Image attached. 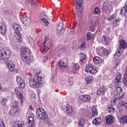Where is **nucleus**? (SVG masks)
Listing matches in <instances>:
<instances>
[{"label": "nucleus", "mask_w": 127, "mask_h": 127, "mask_svg": "<svg viewBox=\"0 0 127 127\" xmlns=\"http://www.w3.org/2000/svg\"><path fill=\"white\" fill-rule=\"evenodd\" d=\"M92 116L91 118H96L98 116V110L96 108H92Z\"/></svg>", "instance_id": "nucleus-28"}, {"label": "nucleus", "mask_w": 127, "mask_h": 127, "mask_svg": "<svg viewBox=\"0 0 127 127\" xmlns=\"http://www.w3.org/2000/svg\"><path fill=\"white\" fill-rule=\"evenodd\" d=\"M124 7V10H125V11L127 12V1H126Z\"/></svg>", "instance_id": "nucleus-59"}, {"label": "nucleus", "mask_w": 127, "mask_h": 127, "mask_svg": "<svg viewBox=\"0 0 127 127\" xmlns=\"http://www.w3.org/2000/svg\"><path fill=\"white\" fill-rule=\"evenodd\" d=\"M78 127H84V126H85V119H81L80 120H79L78 122Z\"/></svg>", "instance_id": "nucleus-35"}, {"label": "nucleus", "mask_w": 127, "mask_h": 127, "mask_svg": "<svg viewBox=\"0 0 127 127\" xmlns=\"http://www.w3.org/2000/svg\"><path fill=\"white\" fill-rule=\"evenodd\" d=\"M13 108L12 110L16 113L19 112V107H18V102H13L12 105Z\"/></svg>", "instance_id": "nucleus-14"}, {"label": "nucleus", "mask_w": 127, "mask_h": 127, "mask_svg": "<svg viewBox=\"0 0 127 127\" xmlns=\"http://www.w3.org/2000/svg\"><path fill=\"white\" fill-rule=\"evenodd\" d=\"M86 47H87V43H86V42H83L81 43V44L79 46V49L82 51L84 50V49H86Z\"/></svg>", "instance_id": "nucleus-34"}, {"label": "nucleus", "mask_w": 127, "mask_h": 127, "mask_svg": "<svg viewBox=\"0 0 127 127\" xmlns=\"http://www.w3.org/2000/svg\"><path fill=\"white\" fill-rule=\"evenodd\" d=\"M94 67L92 64H87L85 67V72L89 73L92 68Z\"/></svg>", "instance_id": "nucleus-31"}, {"label": "nucleus", "mask_w": 127, "mask_h": 127, "mask_svg": "<svg viewBox=\"0 0 127 127\" xmlns=\"http://www.w3.org/2000/svg\"><path fill=\"white\" fill-rule=\"evenodd\" d=\"M121 73L118 72L116 77L115 79V84H120L122 81V78L121 77Z\"/></svg>", "instance_id": "nucleus-19"}, {"label": "nucleus", "mask_w": 127, "mask_h": 127, "mask_svg": "<svg viewBox=\"0 0 127 127\" xmlns=\"http://www.w3.org/2000/svg\"><path fill=\"white\" fill-rule=\"evenodd\" d=\"M72 67L74 70H75V71H77V70H79V64H73L72 65Z\"/></svg>", "instance_id": "nucleus-46"}, {"label": "nucleus", "mask_w": 127, "mask_h": 127, "mask_svg": "<svg viewBox=\"0 0 127 127\" xmlns=\"http://www.w3.org/2000/svg\"><path fill=\"white\" fill-rule=\"evenodd\" d=\"M61 50H62V52H63V49H62Z\"/></svg>", "instance_id": "nucleus-64"}, {"label": "nucleus", "mask_w": 127, "mask_h": 127, "mask_svg": "<svg viewBox=\"0 0 127 127\" xmlns=\"http://www.w3.org/2000/svg\"><path fill=\"white\" fill-rule=\"evenodd\" d=\"M37 117L38 119H40L41 121H43L44 122H46L48 120V115L46 113L37 115Z\"/></svg>", "instance_id": "nucleus-11"}, {"label": "nucleus", "mask_w": 127, "mask_h": 127, "mask_svg": "<svg viewBox=\"0 0 127 127\" xmlns=\"http://www.w3.org/2000/svg\"><path fill=\"white\" fill-rule=\"evenodd\" d=\"M0 126L1 127H5V125L4 124L2 119H0Z\"/></svg>", "instance_id": "nucleus-50"}, {"label": "nucleus", "mask_w": 127, "mask_h": 127, "mask_svg": "<svg viewBox=\"0 0 127 127\" xmlns=\"http://www.w3.org/2000/svg\"><path fill=\"white\" fill-rule=\"evenodd\" d=\"M48 60V57H45L44 58V62H45V61H47Z\"/></svg>", "instance_id": "nucleus-61"}, {"label": "nucleus", "mask_w": 127, "mask_h": 127, "mask_svg": "<svg viewBox=\"0 0 127 127\" xmlns=\"http://www.w3.org/2000/svg\"><path fill=\"white\" fill-rule=\"evenodd\" d=\"M28 41L30 43H32V42H33L34 40L32 38H29V39H28Z\"/></svg>", "instance_id": "nucleus-60"}, {"label": "nucleus", "mask_w": 127, "mask_h": 127, "mask_svg": "<svg viewBox=\"0 0 127 127\" xmlns=\"http://www.w3.org/2000/svg\"><path fill=\"white\" fill-rule=\"evenodd\" d=\"M65 61H66V59H64L63 61L60 60L59 61V66L60 68L67 67V63Z\"/></svg>", "instance_id": "nucleus-15"}, {"label": "nucleus", "mask_w": 127, "mask_h": 127, "mask_svg": "<svg viewBox=\"0 0 127 127\" xmlns=\"http://www.w3.org/2000/svg\"><path fill=\"white\" fill-rule=\"evenodd\" d=\"M97 72H98V70H97V69L95 68V66H93L91 68V70L90 71L89 73L93 75L94 74H96Z\"/></svg>", "instance_id": "nucleus-39"}, {"label": "nucleus", "mask_w": 127, "mask_h": 127, "mask_svg": "<svg viewBox=\"0 0 127 127\" xmlns=\"http://www.w3.org/2000/svg\"><path fill=\"white\" fill-rule=\"evenodd\" d=\"M43 83H44V75L39 73L35 74L34 78L29 80V84L31 88H34L35 87L41 88Z\"/></svg>", "instance_id": "nucleus-2"}, {"label": "nucleus", "mask_w": 127, "mask_h": 127, "mask_svg": "<svg viewBox=\"0 0 127 127\" xmlns=\"http://www.w3.org/2000/svg\"><path fill=\"white\" fill-rule=\"evenodd\" d=\"M16 81L18 84L20 83H21V82H22V80H21V78H20V77L18 76V77H17Z\"/></svg>", "instance_id": "nucleus-54"}, {"label": "nucleus", "mask_w": 127, "mask_h": 127, "mask_svg": "<svg viewBox=\"0 0 127 127\" xmlns=\"http://www.w3.org/2000/svg\"><path fill=\"white\" fill-rule=\"evenodd\" d=\"M101 39L104 44H105V45H108V43H109V40H108V38H107L106 36H103Z\"/></svg>", "instance_id": "nucleus-33"}, {"label": "nucleus", "mask_w": 127, "mask_h": 127, "mask_svg": "<svg viewBox=\"0 0 127 127\" xmlns=\"http://www.w3.org/2000/svg\"><path fill=\"white\" fill-rule=\"evenodd\" d=\"M64 26L62 23H60L57 27V34L59 36H62L64 32H65V29L63 28Z\"/></svg>", "instance_id": "nucleus-5"}, {"label": "nucleus", "mask_w": 127, "mask_h": 127, "mask_svg": "<svg viewBox=\"0 0 127 127\" xmlns=\"http://www.w3.org/2000/svg\"><path fill=\"white\" fill-rule=\"evenodd\" d=\"M119 103H121V105L124 107L125 109H127V103L124 101H120Z\"/></svg>", "instance_id": "nucleus-42"}, {"label": "nucleus", "mask_w": 127, "mask_h": 127, "mask_svg": "<svg viewBox=\"0 0 127 127\" xmlns=\"http://www.w3.org/2000/svg\"><path fill=\"white\" fill-rule=\"evenodd\" d=\"M14 114H15V113L12 109H11L9 112V116H12V115H14Z\"/></svg>", "instance_id": "nucleus-56"}, {"label": "nucleus", "mask_w": 127, "mask_h": 127, "mask_svg": "<svg viewBox=\"0 0 127 127\" xmlns=\"http://www.w3.org/2000/svg\"><path fill=\"white\" fill-rule=\"evenodd\" d=\"M13 127H24V122L20 121L14 123Z\"/></svg>", "instance_id": "nucleus-18"}, {"label": "nucleus", "mask_w": 127, "mask_h": 127, "mask_svg": "<svg viewBox=\"0 0 127 127\" xmlns=\"http://www.w3.org/2000/svg\"><path fill=\"white\" fill-rule=\"evenodd\" d=\"M76 3L78 6H81L83 4V0H76Z\"/></svg>", "instance_id": "nucleus-44"}, {"label": "nucleus", "mask_w": 127, "mask_h": 127, "mask_svg": "<svg viewBox=\"0 0 127 127\" xmlns=\"http://www.w3.org/2000/svg\"><path fill=\"white\" fill-rule=\"evenodd\" d=\"M2 88L1 86H0V91H1Z\"/></svg>", "instance_id": "nucleus-63"}, {"label": "nucleus", "mask_w": 127, "mask_h": 127, "mask_svg": "<svg viewBox=\"0 0 127 127\" xmlns=\"http://www.w3.org/2000/svg\"><path fill=\"white\" fill-rule=\"evenodd\" d=\"M15 36L18 40L22 41V35H21L20 32H15Z\"/></svg>", "instance_id": "nucleus-26"}, {"label": "nucleus", "mask_w": 127, "mask_h": 127, "mask_svg": "<svg viewBox=\"0 0 127 127\" xmlns=\"http://www.w3.org/2000/svg\"><path fill=\"white\" fill-rule=\"evenodd\" d=\"M45 41L42 44L43 47V54H46V53L49 50V48H48V46H44V44H45V43H46V41H48V38H47V37H46L45 38Z\"/></svg>", "instance_id": "nucleus-10"}, {"label": "nucleus", "mask_w": 127, "mask_h": 127, "mask_svg": "<svg viewBox=\"0 0 127 127\" xmlns=\"http://www.w3.org/2000/svg\"><path fill=\"white\" fill-rule=\"evenodd\" d=\"M28 18H29V17L24 16V17H21V18H20V19L21 22H22V23H24V21H26V20H27V19H28Z\"/></svg>", "instance_id": "nucleus-47"}, {"label": "nucleus", "mask_w": 127, "mask_h": 127, "mask_svg": "<svg viewBox=\"0 0 127 127\" xmlns=\"http://www.w3.org/2000/svg\"><path fill=\"white\" fill-rule=\"evenodd\" d=\"M105 124L107 126H109L115 123V117L113 115H107L105 118Z\"/></svg>", "instance_id": "nucleus-6"}, {"label": "nucleus", "mask_w": 127, "mask_h": 127, "mask_svg": "<svg viewBox=\"0 0 127 127\" xmlns=\"http://www.w3.org/2000/svg\"><path fill=\"white\" fill-rule=\"evenodd\" d=\"M123 51H124V50H123L122 48L119 47L117 49V51L116 53H115V55L118 56V57H120V56H121V55H122V54H123Z\"/></svg>", "instance_id": "nucleus-27"}, {"label": "nucleus", "mask_w": 127, "mask_h": 127, "mask_svg": "<svg viewBox=\"0 0 127 127\" xmlns=\"http://www.w3.org/2000/svg\"><path fill=\"white\" fill-rule=\"evenodd\" d=\"M23 24L26 25V26H29L30 25V18L29 17L26 21H24Z\"/></svg>", "instance_id": "nucleus-41"}, {"label": "nucleus", "mask_w": 127, "mask_h": 127, "mask_svg": "<svg viewBox=\"0 0 127 127\" xmlns=\"http://www.w3.org/2000/svg\"><path fill=\"white\" fill-rule=\"evenodd\" d=\"M79 61L81 62H83L84 60H86V58H87V57L85 54L83 53H81L79 54Z\"/></svg>", "instance_id": "nucleus-29"}, {"label": "nucleus", "mask_w": 127, "mask_h": 127, "mask_svg": "<svg viewBox=\"0 0 127 127\" xmlns=\"http://www.w3.org/2000/svg\"><path fill=\"white\" fill-rule=\"evenodd\" d=\"M43 114H46V112H45V110L43 109V108H41L36 110V116H39L40 115H42Z\"/></svg>", "instance_id": "nucleus-22"}, {"label": "nucleus", "mask_w": 127, "mask_h": 127, "mask_svg": "<svg viewBox=\"0 0 127 127\" xmlns=\"http://www.w3.org/2000/svg\"><path fill=\"white\" fill-rule=\"evenodd\" d=\"M87 37L88 40H91V39L94 37V35L91 33H88L87 34Z\"/></svg>", "instance_id": "nucleus-43"}, {"label": "nucleus", "mask_w": 127, "mask_h": 127, "mask_svg": "<svg viewBox=\"0 0 127 127\" xmlns=\"http://www.w3.org/2000/svg\"><path fill=\"white\" fill-rule=\"evenodd\" d=\"M101 50H103L104 53H108V51L104 47L101 48Z\"/></svg>", "instance_id": "nucleus-58"}, {"label": "nucleus", "mask_w": 127, "mask_h": 127, "mask_svg": "<svg viewBox=\"0 0 127 127\" xmlns=\"http://www.w3.org/2000/svg\"><path fill=\"white\" fill-rule=\"evenodd\" d=\"M111 8V4L108 1L104 2L102 3V9L104 12H107L109 9Z\"/></svg>", "instance_id": "nucleus-7"}, {"label": "nucleus", "mask_w": 127, "mask_h": 127, "mask_svg": "<svg viewBox=\"0 0 127 127\" xmlns=\"http://www.w3.org/2000/svg\"><path fill=\"white\" fill-rule=\"evenodd\" d=\"M28 2H30L31 4H33L34 5H37V3L34 1V0H26Z\"/></svg>", "instance_id": "nucleus-49"}, {"label": "nucleus", "mask_w": 127, "mask_h": 127, "mask_svg": "<svg viewBox=\"0 0 127 127\" xmlns=\"http://www.w3.org/2000/svg\"><path fill=\"white\" fill-rule=\"evenodd\" d=\"M126 13H127V12H126L125 10V7H124V8H122L121 9V14L122 15H124L125 16H126Z\"/></svg>", "instance_id": "nucleus-51"}, {"label": "nucleus", "mask_w": 127, "mask_h": 127, "mask_svg": "<svg viewBox=\"0 0 127 127\" xmlns=\"http://www.w3.org/2000/svg\"><path fill=\"white\" fill-rule=\"evenodd\" d=\"M76 11L81 14L83 12V6H78V7L76 8Z\"/></svg>", "instance_id": "nucleus-36"}, {"label": "nucleus", "mask_w": 127, "mask_h": 127, "mask_svg": "<svg viewBox=\"0 0 127 127\" xmlns=\"http://www.w3.org/2000/svg\"><path fill=\"white\" fill-rule=\"evenodd\" d=\"M14 28H15V32L21 31V28L19 25L16 24L14 26Z\"/></svg>", "instance_id": "nucleus-37"}, {"label": "nucleus", "mask_w": 127, "mask_h": 127, "mask_svg": "<svg viewBox=\"0 0 127 127\" xmlns=\"http://www.w3.org/2000/svg\"><path fill=\"white\" fill-rule=\"evenodd\" d=\"M97 27V23L95 21H92L90 25L89 28L92 32L95 31V28Z\"/></svg>", "instance_id": "nucleus-20"}, {"label": "nucleus", "mask_w": 127, "mask_h": 127, "mask_svg": "<svg viewBox=\"0 0 127 127\" xmlns=\"http://www.w3.org/2000/svg\"><path fill=\"white\" fill-rule=\"evenodd\" d=\"M122 89L121 87H117L116 89V91L118 94H121L122 93Z\"/></svg>", "instance_id": "nucleus-53"}, {"label": "nucleus", "mask_w": 127, "mask_h": 127, "mask_svg": "<svg viewBox=\"0 0 127 127\" xmlns=\"http://www.w3.org/2000/svg\"><path fill=\"white\" fill-rule=\"evenodd\" d=\"M47 10L48 9H47V10H44V15L45 16H47L48 19H50L52 17V16H53V15L52 14V11H51L50 13L47 14V12H48Z\"/></svg>", "instance_id": "nucleus-30"}, {"label": "nucleus", "mask_w": 127, "mask_h": 127, "mask_svg": "<svg viewBox=\"0 0 127 127\" xmlns=\"http://www.w3.org/2000/svg\"><path fill=\"white\" fill-rule=\"evenodd\" d=\"M82 101H83L84 102H86L87 103H88V102H90L91 101V96L89 95H84L81 96Z\"/></svg>", "instance_id": "nucleus-16"}, {"label": "nucleus", "mask_w": 127, "mask_h": 127, "mask_svg": "<svg viewBox=\"0 0 127 127\" xmlns=\"http://www.w3.org/2000/svg\"><path fill=\"white\" fill-rule=\"evenodd\" d=\"M119 44L121 48L123 49H127V43L125 40L121 39L119 41Z\"/></svg>", "instance_id": "nucleus-12"}, {"label": "nucleus", "mask_w": 127, "mask_h": 127, "mask_svg": "<svg viewBox=\"0 0 127 127\" xmlns=\"http://www.w3.org/2000/svg\"><path fill=\"white\" fill-rule=\"evenodd\" d=\"M1 104L2 106H6V100L5 98H2L1 100Z\"/></svg>", "instance_id": "nucleus-48"}, {"label": "nucleus", "mask_w": 127, "mask_h": 127, "mask_svg": "<svg viewBox=\"0 0 127 127\" xmlns=\"http://www.w3.org/2000/svg\"><path fill=\"white\" fill-rule=\"evenodd\" d=\"M114 105H112V103L111 104V105H109L108 107V110L109 113L110 114H114L116 112V110L115 109V107H114Z\"/></svg>", "instance_id": "nucleus-23"}, {"label": "nucleus", "mask_w": 127, "mask_h": 127, "mask_svg": "<svg viewBox=\"0 0 127 127\" xmlns=\"http://www.w3.org/2000/svg\"><path fill=\"white\" fill-rule=\"evenodd\" d=\"M120 21H121V19L120 18H115L114 21V23H116L117 24H119L120 23Z\"/></svg>", "instance_id": "nucleus-52"}, {"label": "nucleus", "mask_w": 127, "mask_h": 127, "mask_svg": "<svg viewBox=\"0 0 127 127\" xmlns=\"http://www.w3.org/2000/svg\"><path fill=\"white\" fill-rule=\"evenodd\" d=\"M65 110L67 114H72L73 112V109H72V106L68 105L65 107Z\"/></svg>", "instance_id": "nucleus-32"}, {"label": "nucleus", "mask_w": 127, "mask_h": 127, "mask_svg": "<svg viewBox=\"0 0 127 127\" xmlns=\"http://www.w3.org/2000/svg\"><path fill=\"white\" fill-rule=\"evenodd\" d=\"M29 108L31 110V111H33L34 109L33 107H32V105H30Z\"/></svg>", "instance_id": "nucleus-62"}, {"label": "nucleus", "mask_w": 127, "mask_h": 127, "mask_svg": "<svg viewBox=\"0 0 127 127\" xmlns=\"http://www.w3.org/2000/svg\"><path fill=\"white\" fill-rule=\"evenodd\" d=\"M120 122L121 124H123V125H126V124H127V115H124L122 116L120 119Z\"/></svg>", "instance_id": "nucleus-21"}, {"label": "nucleus", "mask_w": 127, "mask_h": 127, "mask_svg": "<svg viewBox=\"0 0 127 127\" xmlns=\"http://www.w3.org/2000/svg\"><path fill=\"white\" fill-rule=\"evenodd\" d=\"M114 99L111 102V104L112 105H115L116 103L119 102V100L120 99H122L123 98V96H121V95L118 93L116 94L114 96Z\"/></svg>", "instance_id": "nucleus-9"}, {"label": "nucleus", "mask_w": 127, "mask_h": 127, "mask_svg": "<svg viewBox=\"0 0 127 127\" xmlns=\"http://www.w3.org/2000/svg\"><path fill=\"white\" fill-rule=\"evenodd\" d=\"M107 88L105 87H103L101 88H99L97 90V95H101L102 96H104L105 95V93L107 92Z\"/></svg>", "instance_id": "nucleus-13"}, {"label": "nucleus", "mask_w": 127, "mask_h": 127, "mask_svg": "<svg viewBox=\"0 0 127 127\" xmlns=\"http://www.w3.org/2000/svg\"><path fill=\"white\" fill-rule=\"evenodd\" d=\"M27 122L29 124V126L31 127H32L33 126V127H35V123L34 122V119H33V117H29L27 119Z\"/></svg>", "instance_id": "nucleus-17"}, {"label": "nucleus", "mask_w": 127, "mask_h": 127, "mask_svg": "<svg viewBox=\"0 0 127 127\" xmlns=\"http://www.w3.org/2000/svg\"><path fill=\"white\" fill-rule=\"evenodd\" d=\"M0 32L2 35H4L6 33V27L3 22H0Z\"/></svg>", "instance_id": "nucleus-8"}, {"label": "nucleus", "mask_w": 127, "mask_h": 127, "mask_svg": "<svg viewBox=\"0 0 127 127\" xmlns=\"http://www.w3.org/2000/svg\"><path fill=\"white\" fill-rule=\"evenodd\" d=\"M93 62L95 64H101L103 62L102 59L99 58V57H94L93 58Z\"/></svg>", "instance_id": "nucleus-24"}, {"label": "nucleus", "mask_w": 127, "mask_h": 127, "mask_svg": "<svg viewBox=\"0 0 127 127\" xmlns=\"http://www.w3.org/2000/svg\"><path fill=\"white\" fill-rule=\"evenodd\" d=\"M68 84L69 85V86H73V85L74 84V80L72 79H69V80L68 81Z\"/></svg>", "instance_id": "nucleus-55"}, {"label": "nucleus", "mask_w": 127, "mask_h": 127, "mask_svg": "<svg viewBox=\"0 0 127 127\" xmlns=\"http://www.w3.org/2000/svg\"><path fill=\"white\" fill-rule=\"evenodd\" d=\"M101 13V11H100V9L99 8V7L96 6L95 7L94 10L93 12V13L94 14H100Z\"/></svg>", "instance_id": "nucleus-38"}, {"label": "nucleus", "mask_w": 127, "mask_h": 127, "mask_svg": "<svg viewBox=\"0 0 127 127\" xmlns=\"http://www.w3.org/2000/svg\"><path fill=\"white\" fill-rule=\"evenodd\" d=\"M115 17H114V16H111V17L108 20H109V21H113V20L115 19Z\"/></svg>", "instance_id": "nucleus-57"}, {"label": "nucleus", "mask_w": 127, "mask_h": 127, "mask_svg": "<svg viewBox=\"0 0 127 127\" xmlns=\"http://www.w3.org/2000/svg\"><path fill=\"white\" fill-rule=\"evenodd\" d=\"M85 80L87 83H91V82L94 81V79L91 76L86 77Z\"/></svg>", "instance_id": "nucleus-40"}, {"label": "nucleus", "mask_w": 127, "mask_h": 127, "mask_svg": "<svg viewBox=\"0 0 127 127\" xmlns=\"http://www.w3.org/2000/svg\"><path fill=\"white\" fill-rule=\"evenodd\" d=\"M19 85V88H16L15 89V92L16 93V96L18 99H20L21 105L23 106V95H22V89H24L25 87V83L23 81H21L19 84H18Z\"/></svg>", "instance_id": "nucleus-3"}, {"label": "nucleus", "mask_w": 127, "mask_h": 127, "mask_svg": "<svg viewBox=\"0 0 127 127\" xmlns=\"http://www.w3.org/2000/svg\"><path fill=\"white\" fill-rule=\"evenodd\" d=\"M11 52L7 48H3L0 51V60L5 62L6 65L10 72L14 71V64L11 61L8 60L10 57Z\"/></svg>", "instance_id": "nucleus-1"}, {"label": "nucleus", "mask_w": 127, "mask_h": 127, "mask_svg": "<svg viewBox=\"0 0 127 127\" xmlns=\"http://www.w3.org/2000/svg\"><path fill=\"white\" fill-rule=\"evenodd\" d=\"M20 53L24 62H28L30 60V52L28 49L22 48L20 50Z\"/></svg>", "instance_id": "nucleus-4"}, {"label": "nucleus", "mask_w": 127, "mask_h": 127, "mask_svg": "<svg viewBox=\"0 0 127 127\" xmlns=\"http://www.w3.org/2000/svg\"><path fill=\"white\" fill-rule=\"evenodd\" d=\"M101 118L98 117L93 120V121H92V124L94 126H97V125H100V124H101Z\"/></svg>", "instance_id": "nucleus-25"}, {"label": "nucleus", "mask_w": 127, "mask_h": 127, "mask_svg": "<svg viewBox=\"0 0 127 127\" xmlns=\"http://www.w3.org/2000/svg\"><path fill=\"white\" fill-rule=\"evenodd\" d=\"M42 21H43V22H44V23H45V25L46 26H48V25H49V22L48 21V20L47 19H46V18H43L42 19Z\"/></svg>", "instance_id": "nucleus-45"}]
</instances>
